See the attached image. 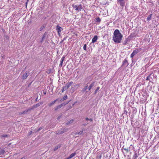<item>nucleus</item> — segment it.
<instances>
[{
  "instance_id": "f257e3e1",
  "label": "nucleus",
  "mask_w": 159,
  "mask_h": 159,
  "mask_svg": "<svg viewBox=\"0 0 159 159\" xmlns=\"http://www.w3.org/2000/svg\"><path fill=\"white\" fill-rule=\"evenodd\" d=\"M123 35L118 30H116L113 34V40L116 43H119L121 42Z\"/></svg>"
},
{
  "instance_id": "f03ea898",
  "label": "nucleus",
  "mask_w": 159,
  "mask_h": 159,
  "mask_svg": "<svg viewBox=\"0 0 159 159\" xmlns=\"http://www.w3.org/2000/svg\"><path fill=\"white\" fill-rule=\"evenodd\" d=\"M72 6L75 10L78 12L80 11L83 9V7L81 4H77L75 3L72 5Z\"/></svg>"
},
{
  "instance_id": "7ed1b4c3",
  "label": "nucleus",
  "mask_w": 159,
  "mask_h": 159,
  "mask_svg": "<svg viewBox=\"0 0 159 159\" xmlns=\"http://www.w3.org/2000/svg\"><path fill=\"white\" fill-rule=\"evenodd\" d=\"M141 50V48L137 49L135 50H134L133 52L130 55V57L131 58H133L134 56L136 55L137 53H138Z\"/></svg>"
},
{
  "instance_id": "20e7f679",
  "label": "nucleus",
  "mask_w": 159,
  "mask_h": 159,
  "mask_svg": "<svg viewBox=\"0 0 159 159\" xmlns=\"http://www.w3.org/2000/svg\"><path fill=\"white\" fill-rule=\"evenodd\" d=\"M129 65L128 60L126 58L123 61L121 66H123L125 68L126 67Z\"/></svg>"
},
{
  "instance_id": "39448f33",
  "label": "nucleus",
  "mask_w": 159,
  "mask_h": 159,
  "mask_svg": "<svg viewBox=\"0 0 159 159\" xmlns=\"http://www.w3.org/2000/svg\"><path fill=\"white\" fill-rule=\"evenodd\" d=\"M56 29L59 35H60L61 31L63 30V28L60 27L59 25H57L56 26Z\"/></svg>"
},
{
  "instance_id": "423d86ee",
  "label": "nucleus",
  "mask_w": 159,
  "mask_h": 159,
  "mask_svg": "<svg viewBox=\"0 0 159 159\" xmlns=\"http://www.w3.org/2000/svg\"><path fill=\"white\" fill-rule=\"evenodd\" d=\"M29 73L28 71H26L25 73L23 75L22 77V79L23 80L26 79L29 76Z\"/></svg>"
},
{
  "instance_id": "0eeeda50",
  "label": "nucleus",
  "mask_w": 159,
  "mask_h": 159,
  "mask_svg": "<svg viewBox=\"0 0 159 159\" xmlns=\"http://www.w3.org/2000/svg\"><path fill=\"white\" fill-rule=\"evenodd\" d=\"M43 103V102H39V103H38L36 104L35 105H34L33 106V107L32 108V109L33 108H36V107H39V106H40L41 105H42V104Z\"/></svg>"
},
{
  "instance_id": "6e6552de",
  "label": "nucleus",
  "mask_w": 159,
  "mask_h": 159,
  "mask_svg": "<svg viewBox=\"0 0 159 159\" xmlns=\"http://www.w3.org/2000/svg\"><path fill=\"white\" fill-rule=\"evenodd\" d=\"M98 38V36L97 35L95 36L92 39V43L96 42L97 41Z\"/></svg>"
},
{
  "instance_id": "1a4fd4ad",
  "label": "nucleus",
  "mask_w": 159,
  "mask_h": 159,
  "mask_svg": "<svg viewBox=\"0 0 159 159\" xmlns=\"http://www.w3.org/2000/svg\"><path fill=\"white\" fill-rule=\"evenodd\" d=\"M65 57L64 56H63L61 58V59L60 63V64L59 65V66H61V67L62 66L63 62L64 61V60H65Z\"/></svg>"
},
{
  "instance_id": "9d476101",
  "label": "nucleus",
  "mask_w": 159,
  "mask_h": 159,
  "mask_svg": "<svg viewBox=\"0 0 159 159\" xmlns=\"http://www.w3.org/2000/svg\"><path fill=\"white\" fill-rule=\"evenodd\" d=\"M118 1L121 6H124L125 5V2L123 0H118Z\"/></svg>"
},
{
  "instance_id": "9b49d317",
  "label": "nucleus",
  "mask_w": 159,
  "mask_h": 159,
  "mask_svg": "<svg viewBox=\"0 0 159 159\" xmlns=\"http://www.w3.org/2000/svg\"><path fill=\"white\" fill-rule=\"evenodd\" d=\"M76 155V153L74 152L72 153L69 157L67 158L66 159H70L72 158L73 157H74Z\"/></svg>"
},
{
  "instance_id": "f8f14e48",
  "label": "nucleus",
  "mask_w": 159,
  "mask_h": 159,
  "mask_svg": "<svg viewBox=\"0 0 159 159\" xmlns=\"http://www.w3.org/2000/svg\"><path fill=\"white\" fill-rule=\"evenodd\" d=\"M68 88H69L66 85L65 86L63 87L62 90V92L63 93L64 91L66 90L67 89H68Z\"/></svg>"
},
{
  "instance_id": "ddd939ff",
  "label": "nucleus",
  "mask_w": 159,
  "mask_h": 159,
  "mask_svg": "<svg viewBox=\"0 0 159 159\" xmlns=\"http://www.w3.org/2000/svg\"><path fill=\"white\" fill-rule=\"evenodd\" d=\"M31 109H32V108H30V109L26 110H25V111H23L21 113H20V114H23L26 113L28 111H30Z\"/></svg>"
},
{
  "instance_id": "4468645a",
  "label": "nucleus",
  "mask_w": 159,
  "mask_h": 159,
  "mask_svg": "<svg viewBox=\"0 0 159 159\" xmlns=\"http://www.w3.org/2000/svg\"><path fill=\"white\" fill-rule=\"evenodd\" d=\"M73 82L72 81H71L70 82H68L66 84V85L68 88L69 87L73 84Z\"/></svg>"
},
{
  "instance_id": "2eb2a0df",
  "label": "nucleus",
  "mask_w": 159,
  "mask_h": 159,
  "mask_svg": "<svg viewBox=\"0 0 159 159\" xmlns=\"http://www.w3.org/2000/svg\"><path fill=\"white\" fill-rule=\"evenodd\" d=\"M67 129H63V130L62 131H61V132H57V134H61L62 133H63L65 132H66V131H67Z\"/></svg>"
},
{
  "instance_id": "dca6fc26",
  "label": "nucleus",
  "mask_w": 159,
  "mask_h": 159,
  "mask_svg": "<svg viewBox=\"0 0 159 159\" xmlns=\"http://www.w3.org/2000/svg\"><path fill=\"white\" fill-rule=\"evenodd\" d=\"M58 100L57 99H56V100H54L51 103L48 104V106L50 107L52 105L54 104L56 101H57Z\"/></svg>"
},
{
  "instance_id": "f3484780",
  "label": "nucleus",
  "mask_w": 159,
  "mask_h": 159,
  "mask_svg": "<svg viewBox=\"0 0 159 159\" xmlns=\"http://www.w3.org/2000/svg\"><path fill=\"white\" fill-rule=\"evenodd\" d=\"M94 82H93L92 83H91L90 85H89V87H88V90H90L91 88L94 85Z\"/></svg>"
},
{
  "instance_id": "a211bd4d",
  "label": "nucleus",
  "mask_w": 159,
  "mask_h": 159,
  "mask_svg": "<svg viewBox=\"0 0 159 159\" xmlns=\"http://www.w3.org/2000/svg\"><path fill=\"white\" fill-rule=\"evenodd\" d=\"M62 104H61V105H58V106H57L55 108V110H57L59 108L61 107H62Z\"/></svg>"
},
{
  "instance_id": "6ab92c4d",
  "label": "nucleus",
  "mask_w": 159,
  "mask_h": 159,
  "mask_svg": "<svg viewBox=\"0 0 159 159\" xmlns=\"http://www.w3.org/2000/svg\"><path fill=\"white\" fill-rule=\"evenodd\" d=\"M95 21L98 22H100L101 21V19L99 17H98L95 18Z\"/></svg>"
},
{
  "instance_id": "aec40b11",
  "label": "nucleus",
  "mask_w": 159,
  "mask_h": 159,
  "mask_svg": "<svg viewBox=\"0 0 159 159\" xmlns=\"http://www.w3.org/2000/svg\"><path fill=\"white\" fill-rule=\"evenodd\" d=\"M152 14H151L149 15V16L147 18L148 20H150L151 19L152 16Z\"/></svg>"
},
{
  "instance_id": "412c9836",
  "label": "nucleus",
  "mask_w": 159,
  "mask_h": 159,
  "mask_svg": "<svg viewBox=\"0 0 159 159\" xmlns=\"http://www.w3.org/2000/svg\"><path fill=\"white\" fill-rule=\"evenodd\" d=\"M99 89H100L99 87H97V89L94 91V94H96L97 93L98 91L99 90Z\"/></svg>"
},
{
  "instance_id": "4be33fe9",
  "label": "nucleus",
  "mask_w": 159,
  "mask_h": 159,
  "mask_svg": "<svg viewBox=\"0 0 159 159\" xmlns=\"http://www.w3.org/2000/svg\"><path fill=\"white\" fill-rule=\"evenodd\" d=\"M5 153V151L4 150H2L0 151V155L3 154Z\"/></svg>"
},
{
  "instance_id": "5701e85b",
  "label": "nucleus",
  "mask_w": 159,
  "mask_h": 159,
  "mask_svg": "<svg viewBox=\"0 0 159 159\" xmlns=\"http://www.w3.org/2000/svg\"><path fill=\"white\" fill-rule=\"evenodd\" d=\"M134 158L133 159H137L138 157V156L137 155V153H135L134 155Z\"/></svg>"
},
{
  "instance_id": "b1692460",
  "label": "nucleus",
  "mask_w": 159,
  "mask_h": 159,
  "mask_svg": "<svg viewBox=\"0 0 159 159\" xmlns=\"http://www.w3.org/2000/svg\"><path fill=\"white\" fill-rule=\"evenodd\" d=\"M152 75V74H150L148 76L146 79L147 80H150V77Z\"/></svg>"
},
{
  "instance_id": "393cba45",
  "label": "nucleus",
  "mask_w": 159,
  "mask_h": 159,
  "mask_svg": "<svg viewBox=\"0 0 159 159\" xmlns=\"http://www.w3.org/2000/svg\"><path fill=\"white\" fill-rule=\"evenodd\" d=\"M46 34H44L43 35V37L42 38V41H41V42H42L43 40L44 39H45L46 37Z\"/></svg>"
},
{
  "instance_id": "a878e982",
  "label": "nucleus",
  "mask_w": 159,
  "mask_h": 159,
  "mask_svg": "<svg viewBox=\"0 0 159 159\" xmlns=\"http://www.w3.org/2000/svg\"><path fill=\"white\" fill-rule=\"evenodd\" d=\"M73 121V120H70V121H68V122H67L66 123V124L67 125H68V124H69L70 123H71Z\"/></svg>"
},
{
  "instance_id": "bb28decb",
  "label": "nucleus",
  "mask_w": 159,
  "mask_h": 159,
  "mask_svg": "<svg viewBox=\"0 0 159 159\" xmlns=\"http://www.w3.org/2000/svg\"><path fill=\"white\" fill-rule=\"evenodd\" d=\"M83 49L84 50H85V51L86 50H87L86 45V44H85L84 45V46H83Z\"/></svg>"
},
{
  "instance_id": "cd10ccee",
  "label": "nucleus",
  "mask_w": 159,
  "mask_h": 159,
  "mask_svg": "<svg viewBox=\"0 0 159 159\" xmlns=\"http://www.w3.org/2000/svg\"><path fill=\"white\" fill-rule=\"evenodd\" d=\"M87 88H88V86H85L83 89V91H85L87 89Z\"/></svg>"
},
{
  "instance_id": "c85d7f7f",
  "label": "nucleus",
  "mask_w": 159,
  "mask_h": 159,
  "mask_svg": "<svg viewBox=\"0 0 159 159\" xmlns=\"http://www.w3.org/2000/svg\"><path fill=\"white\" fill-rule=\"evenodd\" d=\"M67 98V95H65L63 98V100H65Z\"/></svg>"
},
{
  "instance_id": "c756f323",
  "label": "nucleus",
  "mask_w": 159,
  "mask_h": 159,
  "mask_svg": "<svg viewBox=\"0 0 159 159\" xmlns=\"http://www.w3.org/2000/svg\"><path fill=\"white\" fill-rule=\"evenodd\" d=\"M125 150L127 152L129 151V150L128 148H124Z\"/></svg>"
},
{
  "instance_id": "7c9ffc66",
  "label": "nucleus",
  "mask_w": 159,
  "mask_h": 159,
  "mask_svg": "<svg viewBox=\"0 0 159 159\" xmlns=\"http://www.w3.org/2000/svg\"><path fill=\"white\" fill-rule=\"evenodd\" d=\"M83 131H80L78 134H81L83 133Z\"/></svg>"
},
{
  "instance_id": "2f4dec72",
  "label": "nucleus",
  "mask_w": 159,
  "mask_h": 159,
  "mask_svg": "<svg viewBox=\"0 0 159 159\" xmlns=\"http://www.w3.org/2000/svg\"><path fill=\"white\" fill-rule=\"evenodd\" d=\"M32 131H30L28 133L29 135H30L31 134H32Z\"/></svg>"
},
{
  "instance_id": "473e14b6",
  "label": "nucleus",
  "mask_w": 159,
  "mask_h": 159,
  "mask_svg": "<svg viewBox=\"0 0 159 159\" xmlns=\"http://www.w3.org/2000/svg\"><path fill=\"white\" fill-rule=\"evenodd\" d=\"M29 1V0H27V2L26 3V6H27V4L28 3Z\"/></svg>"
},
{
  "instance_id": "72a5a7b5",
  "label": "nucleus",
  "mask_w": 159,
  "mask_h": 159,
  "mask_svg": "<svg viewBox=\"0 0 159 159\" xmlns=\"http://www.w3.org/2000/svg\"><path fill=\"white\" fill-rule=\"evenodd\" d=\"M42 129V128L41 127L39 128L37 131H39L40 130Z\"/></svg>"
},
{
  "instance_id": "f704fd0d",
  "label": "nucleus",
  "mask_w": 159,
  "mask_h": 159,
  "mask_svg": "<svg viewBox=\"0 0 159 159\" xmlns=\"http://www.w3.org/2000/svg\"><path fill=\"white\" fill-rule=\"evenodd\" d=\"M7 135H3V137H7Z\"/></svg>"
},
{
  "instance_id": "c9c22d12",
  "label": "nucleus",
  "mask_w": 159,
  "mask_h": 159,
  "mask_svg": "<svg viewBox=\"0 0 159 159\" xmlns=\"http://www.w3.org/2000/svg\"><path fill=\"white\" fill-rule=\"evenodd\" d=\"M60 118H61V116H58L57 118L58 120H59Z\"/></svg>"
},
{
  "instance_id": "e433bc0d",
  "label": "nucleus",
  "mask_w": 159,
  "mask_h": 159,
  "mask_svg": "<svg viewBox=\"0 0 159 159\" xmlns=\"http://www.w3.org/2000/svg\"><path fill=\"white\" fill-rule=\"evenodd\" d=\"M43 29V28H42V27L40 28V31H41Z\"/></svg>"
},
{
  "instance_id": "4c0bfd02",
  "label": "nucleus",
  "mask_w": 159,
  "mask_h": 159,
  "mask_svg": "<svg viewBox=\"0 0 159 159\" xmlns=\"http://www.w3.org/2000/svg\"><path fill=\"white\" fill-rule=\"evenodd\" d=\"M86 120H89V119L88 118H86Z\"/></svg>"
},
{
  "instance_id": "58836bf2",
  "label": "nucleus",
  "mask_w": 159,
  "mask_h": 159,
  "mask_svg": "<svg viewBox=\"0 0 159 159\" xmlns=\"http://www.w3.org/2000/svg\"><path fill=\"white\" fill-rule=\"evenodd\" d=\"M58 148V147H57V148H56H56H55L54 150H56V149H57Z\"/></svg>"
},
{
  "instance_id": "ea45409f",
  "label": "nucleus",
  "mask_w": 159,
  "mask_h": 159,
  "mask_svg": "<svg viewBox=\"0 0 159 159\" xmlns=\"http://www.w3.org/2000/svg\"><path fill=\"white\" fill-rule=\"evenodd\" d=\"M89 120L92 121L93 120L92 119H89Z\"/></svg>"
},
{
  "instance_id": "a19ab883",
  "label": "nucleus",
  "mask_w": 159,
  "mask_h": 159,
  "mask_svg": "<svg viewBox=\"0 0 159 159\" xmlns=\"http://www.w3.org/2000/svg\"><path fill=\"white\" fill-rule=\"evenodd\" d=\"M24 157H23L22 158H21V159H24Z\"/></svg>"
},
{
  "instance_id": "79ce46f5",
  "label": "nucleus",
  "mask_w": 159,
  "mask_h": 159,
  "mask_svg": "<svg viewBox=\"0 0 159 159\" xmlns=\"http://www.w3.org/2000/svg\"><path fill=\"white\" fill-rule=\"evenodd\" d=\"M44 94H46V92H44Z\"/></svg>"
}]
</instances>
